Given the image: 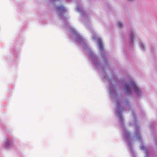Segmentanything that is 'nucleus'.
<instances>
[{
	"instance_id": "1",
	"label": "nucleus",
	"mask_w": 157,
	"mask_h": 157,
	"mask_svg": "<svg viewBox=\"0 0 157 157\" xmlns=\"http://www.w3.org/2000/svg\"><path fill=\"white\" fill-rule=\"evenodd\" d=\"M131 85L133 88L135 92L136 93H138L139 92V90L135 83L133 82L131 83Z\"/></svg>"
},
{
	"instance_id": "2",
	"label": "nucleus",
	"mask_w": 157,
	"mask_h": 157,
	"mask_svg": "<svg viewBox=\"0 0 157 157\" xmlns=\"http://www.w3.org/2000/svg\"><path fill=\"white\" fill-rule=\"evenodd\" d=\"M57 9L59 11H62L64 12L65 11L64 7L62 6H60L57 7Z\"/></svg>"
},
{
	"instance_id": "3",
	"label": "nucleus",
	"mask_w": 157,
	"mask_h": 157,
	"mask_svg": "<svg viewBox=\"0 0 157 157\" xmlns=\"http://www.w3.org/2000/svg\"><path fill=\"white\" fill-rule=\"evenodd\" d=\"M125 88L126 90V91L128 94L131 93L130 88L128 85H126L125 86Z\"/></svg>"
},
{
	"instance_id": "4",
	"label": "nucleus",
	"mask_w": 157,
	"mask_h": 157,
	"mask_svg": "<svg viewBox=\"0 0 157 157\" xmlns=\"http://www.w3.org/2000/svg\"><path fill=\"white\" fill-rule=\"evenodd\" d=\"M98 45L100 50H101L103 48V45L102 42L101 40H99L98 41Z\"/></svg>"
},
{
	"instance_id": "5",
	"label": "nucleus",
	"mask_w": 157,
	"mask_h": 157,
	"mask_svg": "<svg viewBox=\"0 0 157 157\" xmlns=\"http://www.w3.org/2000/svg\"><path fill=\"white\" fill-rule=\"evenodd\" d=\"M130 41H131L132 42L134 38V34H133V33H131L130 36Z\"/></svg>"
},
{
	"instance_id": "6",
	"label": "nucleus",
	"mask_w": 157,
	"mask_h": 157,
	"mask_svg": "<svg viewBox=\"0 0 157 157\" xmlns=\"http://www.w3.org/2000/svg\"><path fill=\"white\" fill-rule=\"evenodd\" d=\"M5 147L6 148H8L10 147V142H8L5 143L4 145Z\"/></svg>"
},
{
	"instance_id": "7",
	"label": "nucleus",
	"mask_w": 157,
	"mask_h": 157,
	"mask_svg": "<svg viewBox=\"0 0 157 157\" xmlns=\"http://www.w3.org/2000/svg\"><path fill=\"white\" fill-rule=\"evenodd\" d=\"M117 25L119 27H122V24L121 22H119L117 23Z\"/></svg>"
},
{
	"instance_id": "8",
	"label": "nucleus",
	"mask_w": 157,
	"mask_h": 157,
	"mask_svg": "<svg viewBox=\"0 0 157 157\" xmlns=\"http://www.w3.org/2000/svg\"><path fill=\"white\" fill-rule=\"evenodd\" d=\"M141 147V149H143V148H144V147Z\"/></svg>"
}]
</instances>
